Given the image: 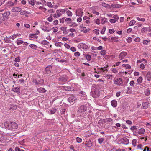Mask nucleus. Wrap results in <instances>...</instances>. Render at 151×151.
<instances>
[{
  "instance_id": "1",
  "label": "nucleus",
  "mask_w": 151,
  "mask_h": 151,
  "mask_svg": "<svg viewBox=\"0 0 151 151\" xmlns=\"http://www.w3.org/2000/svg\"><path fill=\"white\" fill-rule=\"evenodd\" d=\"M87 109V106L84 105H82L78 109V111L79 113H83Z\"/></svg>"
},
{
  "instance_id": "2",
  "label": "nucleus",
  "mask_w": 151,
  "mask_h": 151,
  "mask_svg": "<svg viewBox=\"0 0 151 151\" xmlns=\"http://www.w3.org/2000/svg\"><path fill=\"white\" fill-rule=\"evenodd\" d=\"M119 142L125 145L128 144L129 142V140L126 137L121 139L119 140Z\"/></svg>"
},
{
  "instance_id": "3",
  "label": "nucleus",
  "mask_w": 151,
  "mask_h": 151,
  "mask_svg": "<svg viewBox=\"0 0 151 151\" xmlns=\"http://www.w3.org/2000/svg\"><path fill=\"white\" fill-rule=\"evenodd\" d=\"M67 99L68 101L70 103L76 100L77 98L76 97L74 96L73 95H70L68 96Z\"/></svg>"
},
{
  "instance_id": "4",
  "label": "nucleus",
  "mask_w": 151,
  "mask_h": 151,
  "mask_svg": "<svg viewBox=\"0 0 151 151\" xmlns=\"http://www.w3.org/2000/svg\"><path fill=\"white\" fill-rule=\"evenodd\" d=\"M122 83V79L121 78H117L114 81V83L117 85H121Z\"/></svg>"
},
{
  "instance_id": "5",
  "label": "nucleus",
  "mask_w": 151,
  "mask_h": 151,
  "mask_svg": "<svg viewBox=\"0 0 151 151\" xmlns=\"http://www.w3.org/2000/svg\"><path fill=\"white\" fill-rule=\"evenodd\" d=\"M68 77L66 76L63 75L62 76L60 77L58 80L59 81L61 82H65L68 80Z\"/></svg>"
},
{
  "instance_id": "6",
  "label": "nucleus",
  "mask_w": 151,
  "mask_h": 151,
  "mask_svg": "<svg viewBox=\"0 0 151 151\" xmlns=\"http://www.w3.org/2000/svg\"><path fill=\"white\" fill-rule=\"evenodd\" d=\"M127 54V53L126 52L123 51L120 53L119 58L120 59H123L124 58Z\"/></svg>"
},
{
  "instance_id": "7",
  "label": "nucleus",
  "mask_w": 151,
  "mask_h": 151,
  "mask_svg": "<svg viewBox=\"0 0 151 151\" xmlns=\"http://www.w3.org/2000/svg\"><path fill=\"white\" fill-rule=\"evenodd\" d=\"M11 129H16L18 127L17 124L14 122H11Z\"/></svg>"
},
{
  "instance_id": "8",
  "label": "nucleus",
  "mask_w": 151,
  "mask_h": 151,
  "mask_svg": "<svg viewBox=\"0 0 151 151\" xmlns=\"http://www.w3.org/2000/svg\"><path fill=\"white\" fill-rule=\"evenodd\" d=\"M21 10V8L18 7H14L12 10V12H20Z\"/></svg>"
},
{
  "instance_id": "9",
  "label": "nucleus",
  "mask_w": 151,
  "mask_h": 151,
  "mask_svg": "<svg viewBox=\"0 0 151 151\" xmlns=\"http://www.w3.org/2000/svg\"><path fill=\"white\" fill-rule=\"evenodd\" d=\"M41 29L45 32H49L51 30V28L49 27L43 26L42 27Z\"/></svg>"
},
{
  "instance_id": "10",
  "label": "nucleus",
  "mask_w": 151,
  "mask_h": 151,
  "mask_svg": "<svg viewBox=\"0 0 151 151\" xmlns=\"http://www.w3.org/2000/svg\"><path fill=\"white\" fill-rule=\"evenodd\" d=\"M83 12L81 9H78L76 10V15L82 16Z\"/></svg>"
},
{
  "instance_id": "11",
  "label": "nucleus",
  "mask_w": 151,
  "mask_h": 151,
  "mask_svg": "<svg viewBox=\"0 0 151 151\" xmlns=\"http://www.w3.org/2000/svg\"><path fill=\"white\" fill-rule=\"evenodd\" d=\"M10 14V12L9 11H8L7 12H5L2 14L3 17L6 18V19H8L9 16Z\"/></svg>"
},
{
  "instance_id": "12",
  "label": "nucleus",
  "mask_w": 151,
  "mask_h": 151,
  "mask_svg": "<svg viewBox=\"0 0 151 151\" xmlns=\"http://www.w3.org/2000/svg\"><path fill=\"white\" fill-rule=\"evenodd\" d=\"M52 68L51 66H48L47 67L45 68V72L46 73L50 74L51 72L50 70V68Z\"/></svg>"
},
{
  "instance_id": "13",
  "label": "nucleus",
  "mask_w": 151,
  "mask_h": 151,
  "mask_svg": "<svg viewBox=\"0 0 151 151\" xmlns=\"http://www.w3.org/2000/svg\"><path fill=\"white\" fill-rule=\"evenodd\" d=\"M67 28L66 27H60V29L63 31V33L64 34H67L69 32L68 30H67Z\"/></svg>"
},
{
  "instance_id": "14",
  "label": "nucleus",
  "mask_w": 151,
  "mask_h": 151,
  "mask_svg": "<svg viewBox=\"0 0 151 151\" xmlns=\"http://www.w3.org/2000/svg\"><path fill=\"white\" fill-rule=\"evenodd\" d=\"M120 6L118 4H112L111 6H109V8L110 9H111V8H120Z\"/></svg>"
},
{
  "instance_id": "15",
  "label": "nucleus",
  "mask_w": 151,
  "mask_h": 151,
  "mask_svg": "<svg viewBox=\"0 0 151 151\" xmlns=\"http://www.w3.org/2000/svg\"><path fill=\"white\" fill-rule=\"evenodd\" d=\"M11 122L9 123V122H6L4 123V125L6 128L9 129H11Z\"/></svg>"
},
{
  "instance_id": "16",
  "label": "nucleus",
  "mask_w": 151,
  "mask_h": 151,
  "mask_svg": "<svg viewBox=\"0 0 151 151\" xmlns=\"http://www.w3.org/2000/svg\"><path fill=\"white\" fill-rule=\"evenodd\" d=\"M37 91L40 93H44L46 91V90L43 88L40 87L37 89Z\"/></svg>"
},
{
  "instance_id": "17",
  "label": "nucleus",
  "mask_w": 151,
  "mask_h": 151,
  "mask_svg": "<svg viewBox=\"0 0 151 151\" xmlns=\"http://www.w3.org/2000/svg\"><path fill=\"white\" fill-rule=\"evenodd\" d=\"M146 76L147 80L150 81L151 80V73L150 72H148L147 73Z\"/></svg>"
},
{
  "instance_id": "18",
  "label": "nucleus",
  "mask_w": 151,
  "mask_h": 151,
  "mask_svg": "<svg viewBox=\"0 0 151 151\" xmlns=\"http://www.w3.org/2000/svg\"><path fill=\"white\" fill-rule=\"evenodd\" d=\"M111 104L112 106L114 107H115L117 105V102L116 100H113L111 101Z\"/></svg>"
},
{
  "instance_id": "19",
  "label": "nucleus",
  "mask_w": 151,
  "mask_h": 151,
  "mask_svg": "<svg viewBox=\"0 0 151 151\" xmlns=\"http://www.w3.org/2000/svg\"><path fill=\"white\" fill-rule=\"evenodd\" d=\"M118 37H112L111 38V39L113 42H117L118 41Z\"/></svg>"
},
{
  "instance_id": "20",
  "label": "nucleus",
  "mask_w": 151,
  "mask_h": 151,
  "mask_svg": "<svg viewBox=\"0 0 151 151\" xmlns=\"http://www.w3.org/2000/svg\"><path fill=\"white\" fill-rule=\"evenodd\" d=\"M13 91L17 93H20V91L19 89V88L18 87H16L13 88Z\"/></svg>"
},
{
  "instance_id": "21",
  "label": "nucleus",
  "mask_w": 151,
  "mask_h": 151,
  "mask_svg": "<svg viewBox=\"0 0 151 151\" xmlns=\"http://www.w3.org/2000/svg\"><path fill=\"white\" fill-rule=\"evenodd\" d=\"M62 88L66 91H70L71 90V87L69 86H63Z\"/></svg>"
},
{
  "instance_id": "22",
  "label": "nucleus",
  "mask_w": 151,
  "mask_h": 151,
  "mask_svg": "<svg viewBox=\"0 0 151 151\" xmlns=\"http://www.w3.org/2000/svg\"><path fill=\"white\" fill-rule=\"evenodd\" d=\"M149 104V103H148L147 102L143 103L142 104L143 108L144 109H146L148 108V105Z\"/></svg>"
},
{
  "instance_id": "23",
  "label": "nucleus",
  "mask_w": 151,
  "mask_h": 151,
  "mask_svg": "<svg viewBox=\"0 0 151 151\" xmlns=\"http://www.w3.org/2000/svg\"><path fill=\"white\" fill-rule=\"evenodd\" d=\"M14 5V3L11 1L8 2L7 3H6V6L9 8L11 7Z\"/></svg>"
},
{
  "instance_id": "24",
  "label": "nucleus",
  "mask_w": 151,
  "mask_h": 151,
  "mask_svg": "<svg viewBox=\"0 0 151 151\" xmlns=\"http://www.w3.org/2000/svg\"><path fill=\"white\" fill-rule=\"evenodd\" d=\"M112 121V119L110 118H106L104 119H103V121L104 122H110Z\"/></svg>"
},
{
  "instance_id": "25",
  "label": "nucleus",
  "mask_w": 151,
  "mask_h": 151,
  "mask_svg": "<svg viewBox=\"0 0 151 151\" xmlns=\"http://www.w3.org/2000/svg\"><path fill=\"white\" fill-rule=\"evenodd\" d=\"M29 4L32 6H33L35 4V0H27Z\"/></svg>"
},
{
  "instance_id": "26",
  "label": "nucleus",
  "mask_w": 151,
  "mask_h": 151,
  "mask_svg": "<svg viewBox=\"0 0 151 151\" xmlns=\"http://www.w3.org/2000/svg\"><path fill=\"white\" fill-rule=\"evenodd\" d=\"M145 131V130L144 129L141 128L139 129V131H138V133L139 134H143Z\"/></svg>"
},
{
  "instance_id": "27",
  "label": "nucleus",
  "mask_w": 151,
  "mask_h": 151,
  "mask_svg": "<svg viewBox=\"0 0 151 151\" xmlns=\"http://www.w3.org/2000/svg\"><path fill=\"white\" fill-rule=\"evenodd\" d=\"M96 92L94 91H91L90 92V95L93 97H96Z\"/></svg>"
},
{
  "instance_id": "28",
  "label": "nucleus",
  "mask_w": 151,
  "mask_h": 151,
  "mask_svg": "<svg viewBox=\"0 0 151 151\" xmlns=\"http://www.w3.org/2000/svg\"><path fill=\"white\" fill-rule=\"evenodd\" d=\"M85 57L86 58L87 60H88L90 61L91 60V55L89 54H87L86 55Z\"/></svg>"
},
{
  "instance_id": "29",
  "label": "nucleus",
  "mask_w": 151,
  "mask_h": 151,
  "mask_svg": "<svg viewBox=\"0 0 151 151\" xmlns=\"http://www.w3.org/2000/svg\"><path fill=\"white\" fill-rule=\"evenodd\" d=\"M30 37L32 38H37L38 36L36 35V34H30Z\"/></svg>"
},
{
  "instance_id": "30",
  "label": "nucleus",
  "mask_w": 151,
  "mask_h": 151,
  "mask_svg": "<svg viewBox=\"0 0 151 151\" xmlns=\"http://www.w3.org/2000/svg\"><path fill=\"white\" fill-rule=\"evenodd\" d=\"M50 111L51 114H54L56 111V109L55 108H52L50 110Z\"/></svg>"
},
{
  "instance_id": "31",
  "label": "nucleus",
  "mask_w": 151,
  "mask_h": 151,
  "mask_svg": "<svg viewBox=\"0 0 151 151\" xmlns=\"http://www.w3.org/2000/svg\"><path fill=\"white\" fill-rule=\"evenodd\" d=\"M142 77H139L137 79V82L139 84L142 83Z\"/></svg>"
},
{
  "instance_id": "32",
  "label": "nucleus",
  "mask_w": 151,
  "mask_h": 151,
  "mask_svg": "<svg viewBox=\"0 0 151 151\" xmlns=\"http://www.w3.org/2000/svg\"><path fill=\"white\" fill-rule=\"evenodd\" d=\"M81 30V31L83 32L84 33H87L88 32L87 30L85 27H82Z\"/></svg>"
},
{
  "instance_id": "33",
  "label": "nucleus",
  "mask_w": 151,
  "mask_h": 151,
  "mask_svg": "<svg viewBox=\"0 0 151 151\" xmlns=\"http://www.w3.org/2000/svg\"><path fill=\"white\" fill-rule=\"evenodd\" d=\"M16 42L17 43V45H19L22 44L23 42V41L22 40H18Z\"/></svg>"
},
{
  "instance_id": "34",
  "label": "nucleus",
  "mask_w": 151,
  "mask_h": 151,
  "mask_svg": "<svg viewBox=\"0 0 151 151\" xmlns=\"http://www.w3.org/2000/svg\"><path fill=\"white\" fill-rule=\"evenodd\" d=\"M41 43L43 45H48V44L49 42L45 40H44L41 42Z\"/></svg>"
},
{
  "instance_id": "35",
  "label": "nucleus",
  "mask_w": 151,
  "mask_h": 151,
  "mask_svg": "<svg viewBox=\"0 0 151 151\" xmlns=\"http://www.w3.org/2000/svg\"><path fill=\"white\" fill-rule=\"evenodd\" d=\"M63 45V44L60 42H56L55 43V45L56 46L61 47Z\"/></svg>"
},
{
  "instance_id": "36",
  "label": "nucleus",
  "mask_w": 151,
  "mask_h": 151,
  "mask_svg": "<svg viewBox=\"0 0 151 151\" xmlns=\"http://www.w3.org/2000/svg\"><path fill=\"white\" fill-rule=\"evenodd\" d=\"M106 77L108 79H112L113 78V76L112 75H106Z\"/></svg>"
},
{
  "instance_id": "37",
  "label": "nucleus",
  "mask_w": 151,
  "mask_h": 151,
  "mask_svg": "<svg viewBox=\"0 0 151 151\" xmlns=\"http://www.w3.org/2000/svg\"><path fill=\"white\" fill-rule=\"evenodd\" d=\"M145 93L147 96H148L150 94V90L148 89H146L145 91Z\"/></svg>"
},
{
  "instance_id": "38",
  "label": "nucleus",
  "mask_w": 151,
  "mask_h": 151,
  "mask_svg": "<svg viewBox=\"0 0 151 151\" xmlns=\"http://www.w3.org/2000/svg\"><path fill=\"white\" fill-rule=\"evenodd\" d=\"M29 46L30 47L34 49H36L37 48V47L34 44H31Z\"/></svg>"
},
{
  "instance_id": "39",
  "label": "nucleus",
  "mask_w": 151,
  "mask_h": 151,
  "mask_svg": "<svg viewBox=\"0 0 151 151\" xmlns=\"http://www.w3.org/2000/svg\"><path fill=\"white\" fill-rule=\"evenodd\" d=\"M137 140L136 139H134L132 141V144L134 147H135L136 145Z\"/></svg>"
},
{
  "instance_id": "40",
  "label": "nucleus",
  "mask_w": 151,
  "mask_h": 151,
  "mask_svg": "<svg viewBox=\"0 0 151 151\" xmlns=\"http://www.w3.org/2000/svg\"><path fill=\"white\" fill-rule=\"evenodd\" d=\"M104 139L103 138H99L98 139V142L99 144H101L102 143V142L104 141Z\"/></svg>"
},
{
  "instance_id": "41",
  "label": "nucleus",
  "mask_w": 151,
  "mask_h": 151,
  "mask_svg": "<svg viewBox=\"0 0 151 151\" xmlns=\"http://www.w3.org/2000/svg\"><path fill=\"white\" fill-rule=\"evenodd\" d=\"M66 13L68 16H71L72 15V12L69 10L67 11L66 12Z\"/></svg>"
},
{
  "instance_id": "42",
  "label": "nucleus",
  "mask_w": 151,
  "mask_h": 151,
  "mask_svg": "<svg viewBox=\"0 0 151 151\" xmlns=\"http://www.w3.org/2000/svg\"><path fill=\"white\" fill-rule=\"evenodd\" d=\"M52 29H53V32L55 33L57 32L58 30V28L56 27H54L52 28Z\"/></svg>"
},
{
  "instance_id": "43",
  "label": "nucleus",
  "mask_w": 151,
  "mask_h": 151,
  "mask_svg": "<svg viewBox=\"0 0 151 151\" xmlns=\"http://www.w3.org/2000/svg\"><path fill=\"white\" fill-rule=\"evenodd\" d=\"M135 22L136 21L135 20H132L129 23V25L130 26H132L134 24Z\"/></svg>"
},
{
  "instance_id": "44",
  "label": "nucleus",
  "mask_w": 151,
  "mask_h": 151,
  "mask_svg": "<svg viewBox=\"0 0 151 151\" xmlns=\"http://www.w3.org/2000/svg\"><path fill=\"white\" fill-rule=\"evenodd\" d=\"M59 11H60L59 10H57L56 11V13L57 14L56 17H60L62 14V13H60V12H59Z\"/></svg>"
},
{
  "instance_id": "45",
  "label": "nucleus",
  "mask_w": 151,
  "mask_h": 151,
  "mask_svg": "<svg viewBox=\"0 0 151 151\" xmlns=\"http://www.w3.org/2000/svg\"><path fill=\"white\" fill-rule=\"evenodd\" d=\"M33 82L36 85H38L40 84V83H39L38 81L36 79H33Z\"/></svg>"
},
{
  "instance_id": "46",
  "label": "nucleus",
  "mask_w": 151,
  "mask_h": 151,
  "mask_svg": "<svg viewBox=\"0 0 151 151\" xmlns=\"http://www.w3.org/2000/svg\"><path fill=\"white\" fill-rule=\"evenodd\" d=\"M102 5L104 7L107 8H108L109 7V6H110L104 3H102Z\"/></svg>"
},
{
  "instance_id": "47",
  "label": "nucleus",
  "mask_w": 151,
  "mask_h": 151,
  "mask_svg": "<svg viewBox=\"0 0 151 151\" xmlns=\"http://www.w3.org/2000/svg\"><path fill=\"white\" fill-rule=\"evenodd\" d=\"M134 84H135V83H134V81H133V80L131 81L130 82V85L131 86H132V87L134 86Z\"/></svg>"
},
{
  "instance_id": "48",
  "label": "nucleus",
  "mask_w": 151,
  "mask_h": 151,
  "mask_svg": "<svg viewBox=\"0 0 151 151\" xmlns=\"http://www.w3.org/2000/svg\"><path fill=\"white\" fill-rule=\"evenodd\" d=\"M137 19L138 21H141L142 22H144L145 19V18H140L139 17H137Z\"/></svg>"
},
{
  "instance_id": "49",
  "label": "nucleus",
  "mask_w": 151,
  "mask_h": 151,
  "mask_svg": "<svg viewBox=\"0 0 151 151\" xmlns=\"http://www.w3.org/2000/svg\"><path fill=\"white\" fill-rule=\"evenodd\" d=\"M147 28L146 27H144L142 29L141 32H144L146 31H147Z\"/></svg>"
},
{
  "instance_id": "50",
  "label": "nucleus",
  "mask_w": 151,
  "mask_h": 151,
  "mask_svg": "<svg viewBox=\"0 0 151 151\" xmlns=\"http://www.w3.org/2000/svg\"><path fill=\"white\" fill-rule=\"evenodd\" d=\"M76 140L78 143H80L81 142L82 140L81 138L77 137L76 138Z\"/></svg>"
},
{
  "instance_id": "51",
  "label": "nucleus",
  "mask_w": 151,
  "mask_h": 151,
  "mask_svg": "<svg viewBox=\"0 0 151 151\" xmlns=\"http://www.w3.org/2000/svg\"><path fill=\"white\" fill-rule=\"evenodd\" d=\"M47 6L50 7V8H52V5L51 4V3L50 2H47Z\"/></svg>"
},
{
  "instance_id": "52",
  "label": "nucleus",
  "mask_w": 151,
  "mask_h": 151,
  "mask_svg": "<svg viewBox=\"0 0 151 151\" xmlns=\"http://www.w3.org/2000/svg\"><path fill=\"white\" fill-rule=\"evenodd\" d=\"M113 18H114V19H116V21H117L119 19V17L117 15H114L113 17Z\"/></svg>"
},
{
  "instance_id": "53",
  "label": "nucleus",
  "mask_w": 151,
  "mask_h": 151,
  "mask_svg": "<svg viewBox=\"0 0 151 151\" xmlns=\"http://www.w3.org/2000/svg\"><path fill=\"white\" fill-rule=\"evenodd\" d=\"M106 28L105 27H103V29L101 31V33L102 34H104L106 30Z\"/></svg>"
},
{
  "instance_id": "54",
  "label": "nucleus",
  "mask_w": 151,
  "mask_h": 151,
  "mask_svg": "<svg viewBox=\"0 0 151 151\" xmlns=\"http://www.w3.org/2000/svg\"><path fill=\"white\" fill-rule=\"evenodd\" d=\"M106 51L105 50H103L100 52L101 55H104L106 54Z\"/></svg>"
},
{
  "instance_id": "55",
  "label": "nucleus",
  "mask_w": 151,
  "mask_h": 151,
  "mask_svg": "<svg viewBox=\"0 0 151 151\" xmlns=\"http://www.w3.org/2000/svg\"><path fill=\"white\" fill-rule=\"evenodd\" d=\"M137 128L136 127V126H133L130 128V129L132 131H134V130L137 129Z\"/></svg>"
},
{
  "instance_id": "56",
  "label": "nucleus",
  "mask_w": 151,
  "mask_h": 151,
  "mask_svg": "<svg viewBox=\"0 0 151 151\" xmlns=\"http://www.w3.org/2000/svg\"><path fill=\"white\" fill-rule=\"evenodd\" d=\"M65 21L66 22H70L71 21V19L70 18H66L65 19Z\"/></svg>"
},
{
  "instance_id": "57",
  "label": "nucleus",
  "mask_w": 151,
  "mask_h": 151,
  "mask_svg": "<svg viewBox=\"0 0 151 151\" xmlns=\"http://www.w3.org/2000/svg\"><path fill=\"white\" fill-rule=\"evenodd\" d=\"M20 60L19 57H18L15 58L14 61L16 62H19L20 61Z\"/></svg>"
},
{
  "instance_id": "58",
  "label": "nucleus",
  "mask_w": 151,
  "mask_h": 151,
  "mask_svg": "<svg viewBox=\"0 0 151 151\" xmlns=\"http://www.w3.org/2000/svg\"><path fill=\"white\" fill-rule=\"evenodd\" d=\"M65 47L67 49H69L70 47V45L68 44L65 43L64 44Z\"/></svg>"
},
{
  "instance_id": "59",
  "label": "nucleus",
  "mask_w": 151,
  "mask_h": 151,
  "mask_svg": "<svg viewBox=\"0 0 151 151\" xmlns=\"http://www.w3.org/2000/svg\"><path fill=\"white\" fill-rule=\"evenodd\" d=\"M140 68L141 69H144L145 68V66L144 65L143 63H141L140 65Z\"/></svg>"
},
{
  "instance_id": "60",
  "label": "nucleus",
  "mask_w": 151,
  "mask_h": 151,
  "mask_svg": "<svg viewBox=\"0 0 151 151\" xmlns=\"http://www.w3.org/2000/svg\"><path fill=\"white\" fill-rule=\"evenodd\" d=\"M132 41V38L130 37H129L128 39L127 40V41L128 43Z\"/></svg>"
},
{
  "instance_id": "61",
  "label": "nucleus",
  "mask_w": 151,
  "mask_h": 151,
  "mask_svg": "<svg viewBox=\"0 0 151 151\" xmlns=\"http://www.w3.org/2000/svg\"><path fill=\"white\" fill-rule=\"evenodd\" d=\"M83 49H87L88 48V47L87 45L85 44H84L83 45Z\"/></svg>"
},
{
  "instance_id": "62",
  "label": "nucleus",
  "mask_w": 151,
  "mask_h": 151,
  "mask_svg": "<svg viewBox=\"0 0 151 151\" xmlns=\"http://www.w3.org/2000/svg\"><path fill=\"white\" fill-rule=\"evenodd\" d=\"M106 70H107V69H106V68L105 67H104V68H100V70H101L103 72H104V71Z\"/></svg>"
},
{
  "instance_id": "63",
  "label": "nucleus",
  "mask_w": 151,
  "mask_h": 151,
  "mask_svg": "<svg viewBox=\"0 0 151 151\" xmlns=\"http://www.w3.org/2000/svg\"><path fill=\"white\" fill-rule=\"evenodd\" d=\"M74 55L76 56H79L80 55V54L79 52H75L74 53Z\"/></svg>"
},
{
  "instance_id": "64",
  "label": "nucleus",
  "mask_w": 151,
  "mask_h": 151,
  "mask_svg": "<svg viewBox=\"0 0 151 151\" xmlns=\"http://www.w3.org/2000/svg\"><path fill=\"white\" fill-rule=\"evenodd\" d=\"M70 50L72 51V52H75L76 50V49L75 47H72L70 48Z\"/></svg>"
}]
</instances>
